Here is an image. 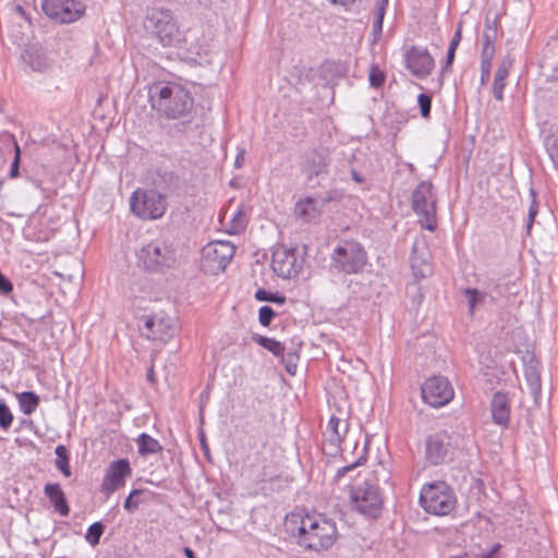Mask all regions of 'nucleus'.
<instances>
[{"instance_id":"1","label":"nucleus","mask_w":558,"mask_h":558,"mask_svg":"<svg viewBox=\"0 0 558 558\" xmlns=\"http://www.w3.org/2000/svg\"><path fill=\"white\" fill-rule=\"evenodd\" d=\"M149 101L160 117L177 120L171 129L173 136L191 131L195 125L194 98L180 84L156 83L149 87Z\"/></svg>"},{"instance_id":"2","label":"nucleus","mask_w":558,"mask_h":558,"mask_svg":"<svg viewBox=\"0 0 558 558\" xmlns=\"http://www.w3.org/2000/svg\"><path fill=\"white\" fill-rule=\"evenodd\" d=\"M286 527L296 538L298 545L308 551L327 550L338 538L335 521L320 513L291 514L287 518Z\"/></svg>"},{"instance_id":"3","label":"nucleus","mask_w":558,"mask_h":558,"mask_svg":"<svg viewBox=\"0 0 558 558\" xmlns=\"http://www.w3.org/2000/svg\"><path fill=\"white\" fill-rule=\"evenodd\" d=\"M332 163V153L328 147L318 146L308 148L300 156V170L308 187L323 186Z\"/></svg>"},{"instance_id":"4","label":"nucleus","mask_w":558,"mask_h":558,"mask_svg":"<svg viewBox=\"0 0 558 558\" xmlns=\"http://www.w3.org/2000/svg\"><path fill=\"white\" fill-rule=\"evenodd\" d=\"M138 266L148 272L163 274L177 265V251L172 243L154 240L137 253Z\"/></svg>"},{"instance_id":"5","label":"nucleus","mask_w":558,"mask_h":558,"mask_svg":"<svg viewBox=\"0 0 558 558\" xmlns=\"http://www.w3.org/2000/svg\"><path fill=\"white\" fill-rule=\"evenodd\" d=\"M366 264L367 253L356 241H341L330 255V267L339 274H361Z\"/></svg>"},{"instance_id":"6","label":"nucleus","mask_w":558,"mask_h":558,"mask_svg":"<svg viewBox=\"0 0 558 558\" xmlns=\"http://www.w3.org/2000/svg\"><path fill=\"white\" fill-rule=\"evenodd\" d=\"M453 489L444 481L425 484L420 494V505L428 513L446 515L456 507Z\"/></svg>"},{"instance_id":"7","label":"nucleus","mask_w":558,"mask_h":558,"mask_svg":"<svg viewBox=\"0 0 558 558\" xmlns=\"http://www.w3.org/2000/svg\"><path fill=\"white\" fill-rule=\"evenodd\" d=\"M352 508L368 519H378L384 508V498L377 484L365 481L350 489Z\"/></svg>"},{"instance_id":"8","label":"nucleus","mask_w":558,"mask_h":558,"mask_svg":"<svg viewBox=\"0 0 558 558\" xmlns=\"http://www.w3.org/2000/svg\"><path fill=\"white\" fill-rule=\"evenodd\" d=\"M436 203L434 186L428 181H422L412 192L411 206L420 216L418 222L423 229L434 231L437 228Z\"/></svg>"},{"instance_id":"9","label":"nucleus","mask_w":558,"mask_h":558,"mask_svg":"<svg viewBox=\"0 0 558 558\" xmlns=\"http://www.w3.org/2000/svg\"><path fill=\"white\" fill-rule=\"evenodd\" d=\"M132 213L145 220L161 218L167 210V199L156 190L137 189L130 197Z\"/></svg>"},{"instance_id":"10","label":"nucleus","mask_w":558,"mask_h":558,"mask_svg":"<svg viewBox=\"0 0 558 558\" xmlns=\"http://www.w3.org/2000/svg\"><path fill=\"white\" fill-rule=\"evenodd\" d=\"M144 26L151 32L163 46L179 41V28L169 9L153 8L148 11Z\"/></svg>"},{"instance_id":"11","label":"nucleus","mask_w":558,"mask_h":558,"mask_svg":"<svg viewBox=\"0 0 558 558\" xmlns=\"http://www.w3.org/2000/svg\"><path fill=\"white\" fill-rule=\"evenodd\" d=\"M235 254V246L229 241H213L202 248L201 268L205 274L223 271Z\"/></svg>"},{"instance_id":"12","label":"nucleus","mask_w":558,"mask_h":558,"mask_svg":"<svg viewBox=\"0 0 558 558\" xmlns=\"http://www.w3.org/2000/svg\"><path fill=\"white\" fill-rule=\"evenodd\" d=\"M456 447L451 436L440 430L428 435L425 439V460L429 465L437 466L453 461Z\"/></svg>"},{"instance_id":"13","label":"nucleus","mask_w":558,"mask_h":558,"mask_svg":"<svg viewBox=\"0 0 558 558\" xmlns=\"http://www.w3.org/2000/svg\"><path fill=\"white\" fill-rule=\"evenodd\" d=\"M43 12L60 24L77 21L85 12V5L78 0H44Z\"/></svg>"},{"instance_id":"14","label":"nucleus","mask_w":558,"mask_h":558,"mask_svg":"<svg viewBox=\"0 0 558 558\" xmlns=\"http://www.w3.org/2000/svg\"><path fill=\"white\" fill-rule=\"evenodd\" d=\"M421 391L424 402L433 408L446 405L454 396L451 383L444 376L427 378L422 385Z\"/></svg>"},{"instance_id":"15","label":"nucleus","mask_w":558,"mask_h":558,"mask_svg":"<svg viewBox=\"0 0 558 558\" xmlns=\"http://www.w3.org/2000/svg\"><path fill=\"white\" fill-rule=\"evenodd\" d=\"M132 475V468L126 458L112 461L106 470L100 492L107 498L125 486L126 478Z\"/></svg>"},{"instance_id":"16","label":"nucleus","mask_w":558,"mask_h":558,"mask_svg":"<svg viewBox=\"0 0 558 558\" xmlns=\"http://www.w3.org/2000/svg\"><path fill=\"white\" fill-rule=\"evenodd\" d=\"M303 263L296 256V248H278L272 253L271 268L277 276L291 279L300 274Z\"/></svg>"},{"instance_id":"17","label":"nucleus","mask_w":558,"mask_h":558,"mask_svg":"<svg viewBox=\"0 0 558 558\" xmlns=\"http://www.w3.org/2000/svg\"><path fill=\"white\" fill-rule=\"evenodd\" d=\"M405 68L417 78L427 77L435 68V60L427 48L410 47L404 53Z\"/></svg>"},{"instance_id":"18","label":"nucleus","mask_w":558,"mask_h":558,"mask_svg":"<svg viewBox=\"0 0 558 558\" xmlns=\"http://www.w3.org/2000/svg\"><path fill=\"white\" fill-rule=\"evenodd\" d=\"M432 254L424 236L416 238L412 245L410 265L416 279H424L433 275Z\"/></svg>"},{"instance_id":"19","label":"nucleus","mask_w":558,"mask_h":558,"mask_svg":"<svg viewBox=\"0 0 558 558\" xmlns=\"http://www.w3.org/2000/svg\"><path fill=\"white\" fill-rule=\"evenodd\" d=\"M522 360L526 384L534 400L537 401L542 393L539 362L536 360L535 354L529 351L524 353Z\"/></svg>"},{"instance_id":"20","label":"nucleus","mask_w":558,"mask_h":558,"mask_svg":"<svg viewBox=\"0 0 558 558\" xmlns=\"http://www.w3.org/2000/svg\"><path fill=\"white\" fill-rule=\"evenodd\" d=\"M490 412L493 422L504 428H508L510 423V401L507 393L497 391L490 401Z\"/></svg>"},{"instance_id":"21","label":"nucleus","mask_w":558,"mask_h":558,"mask_svg":"<svg viewBox=\"0 0 558 558\" xmlns=\"http://www.w3.org/2000/svg\"><path fill=\"white\" fill-rule=\"evenodd\" d=\"M180 177L175 172L161 168L156 169L151 177L153 190L158 192L175 191L180 187Z\"/></svg>"},{"instance_id":"22","label":"nucleus","mask_w":558,"mask_h":558,"mask_svg":"<svg viewBox=\"0 0 558 558\" xmlns=\"http://www.w3.org/2000/svg\"><path fill=\"white\" fill-rule=\"evenodd\" d=\"M44 493L46 497L49 499L54 510L62 517H68L70 513V507L68 500L65 498V494L63 493L60 484L58 483H48L44 487Z\"/></svg>"},{"instance_id":"23","label":"nucleus","mask_w":558,"mask_h":558,"mask_svg":"<svg viewBox=\"0 0 558 558\" xmlns=\"http://www.w3.org/2000/svg\"><path fill=\"white\" fill-rule=\"evenodd\" d=\"M295 215L305 222H312L322 215L319 201L315 196H306L295 204Z\"/></svg>"},{"instance_id":"24","label":"nucleus","mask_w":558,"mask_h":558,"mask_svg":"<svg viewBox=\"0 0 558 558\" xmlns=\"http://www.w3.org/2000/svg\"><path fill=\"white\" fill-rule=\"evenodd\" d=\"M463 294L468 298L469 301V312L471 315L474 314L475 307L477 304H481L485 301V299L489 295L487 292H482L475 288H465L463 290ZM504 294V286L496 283L494 284L490 291L492 300L499 298Z\"/></svg>"},{"instance_id":"25","label":"nucleus","mask_w":558,"mask_h":558,"mask_svg":"<svg viewBox=\"0 0 558 558\" xmlns=\"http://www.w3.org/2000/svg\"><path fill=\"white\" fill-rule=\"evenodd\" d=\"M24 62L37 72H44L50 65L47 54L39 47H29L22 54Z\"/></svg>"},{"instance_id":"26","label":"nucleus","mask_w":558,"mask_h":558,"mask_svg":"<svg viewBox=\"0 0 558 558\" xmlns=\"http://www.w3.org/2000/svg\"><path fill=\"white\" fill-rule=\"evenodd\" d=\"M512 65V62L510 60H502V62L499 64L496 73H495V80L493 84V94L494 97L497 100L504 99V89L506 86V80L509 75V70Z\"/></svg>"},{"instance_id":"27","label":"nucleus","mask_w":558,"mask_h":558,"mask_svg":"<svg viewBox=\"0 0 558 558\" xmlns=\"http://www.w3.org/2000/svg\"><path fill=\"white\" fill-rule=\"evenodd\" d=\"M21 411L25 415L33 414L39 405L40 398L34 391H23L16 395Z\"/></svg>"},{"instance_id":"28","label":"nucleus","mask_w":558,"mask_h":558,"mask_svg":"<svg viewBox=\"0 0 558 558\" xmlns=\"http://www.w3.org/2000/svg\"><path fill=\"white\" fill-rule=\"evenodd\" d=\"M136 441L138 446V453L143 457L162 451V446L159 441L146 433H142Z\"/></svg>"},{"instance_id":"29","label":"nucleus","mask_w":558,"mask_h":558,"mask_svg":"<svg viewBox=\"0 0 558 558\" xmlns=\"http://www.w3.org/2000/svg\"><path fill=\"white\" fill-rule=\"evenodd\" d=\"M173 332L174 327L169 319L157 317L155 330L153 335H149V339L167 342L173 336Z\"/></svg>"},{"instance_id":"30","label":"nucleus","mask_w":558,"mask_h":558,"mask_svg":"<svg viewBox=\"0 0 558 558\" xmlns=\"http://www.w3.org/2000/svg\"><path fill=\"white\" fill-rule=\"evenodd\" d=\"M56 453V468L62 473L64 477H70L72 475L71 466H70V453L64 445H58L54 449Z\"/></svg>"},{"instance_id":"31","label":"nucleus","mask_w":558,"mask_h":558,"mask_svg":"<svg viewBox=\"0 0 558 558\" xmlns=\"http://www.w3.org/2000/svg\"><path fill=\"white\" fill-rule=\"evenodd\" d=\"M252 340L254 342H256L257 344H259L262 348L271 352L277 357H279L280 355H283L284 345L280 341H277L274 338H268L266 336L254 333L252 336Z\"/></svg>"},{"instance_id":"32","label":"nucleus","mask_w":558,"mask_h":558,"mask_svg":"<svg viewBox=\"0 0 558 558\" xmlns=\"http://www.w3.org/2000/svg\"><path fill=\"white\" fill-rule=\"evenodd\" d=\"M498 16L490 19L488 15L485 19V27L483 32V45L495 46L498 35Z\"/></svg>"},{"instance_id":"33","label":"nucleus","mask_w":558,"mask_h":558,"mask_svg":"<svg viewBox=\"0 0 558 558\" xmlns=\"http://www.w3.org/2000/svg\"><path fill=\"white\" fill-rule=\"evenodd\" d=\"M255 299L259 302H270L279 305L284 304L287 300L282 293L271 292L263 288L256 290Z\"/></svg>"},{"instance_id":"34","label":"nucleus","mask_w":558,"mask_h":558,"mask_svg":"<svg viewBox=\"0 0 558 558\" xmlns=\"http://www.w3.org/2000/svg\"><path fill=\"white\" fill-rule=\"evenodd\" d=\"M344 194L342 190L330 189L325 193L317 194L315 198L319 201V206L323 209L329 203H339L343 199Z\"/></svg>"},{"instance_id":"35","label":"nucleus","mask_w":558,"mask_h":558,"mask_svg":"<svg viewBox=\"0 0 558 558\" xmlns=\"http://www.w3.org/2000/svg\"><path fill=\"white\" fill-rule=\"evenodd\" d=\"M105 525L102 522L100 521H97L95 523H93L92 525L88 526L87 531H86V534H85V539L93 546H97L100 542V538L105 532Z\"/></svg>"},{"instance_id":"36","label":"nucleus","mask_w":558,"mask_h":558,"mask_svg":"<svg viewBox=\"0 0 558 558\" xmlns=\"http://www.w3.org/2000/svg\"><path fill=\"white\" fill-rule=\"evenodd\" d=\"M369 84L374 88H380L386 82V74L377 64H372L368 74Z\"/></svg>"},{"instance_id":"37","label":"nucleus","mask_w":558,"mask_h":558,"mask_svg":"<svg viewBox=\"0 0 558 558\" xmlns=\"http://www.w3.org/2000/svg\"><path fill=\"white\" fill-rule=\"evenodd\" d=\"M405 293L412 300L413 304L416 305H420L424 299L422 287L416 281L407 284Z\"/></svg>"},{"instance_id":"38","label":"nucleus","mask_w":558,"mask_h":558,"mask_svg":"<svg viewBox=\"0 0 558 558\" xmlns=\"http://www.w3.org/2000/svg\"><path fill=\"white\" fill-rule=\"evenodd\" d=\"M13 422V414L8 407V404L1 400L0 401V428L3 430H8Z\"/></svg>"},{"instance_id":"39","label":"nucleus","mask_w":558,"mask_h":558,"mask_svg":"<svg viewBox=\"0 0 558 558\" xmlns=\"http://www.w3.org/2000/svg\"><path fill=\"white\" fill-rule=\"evenodd\" d=\"M282 362L284 363L286 369L289 374L294 375L298 367L299 354L296 351L288 352L287 354L283 352V355H280Z\"/></svg>"},{"instance_id":"40","label":"nucleus","mask_w":558,"mask_h":558,"mask_svg":"<svg viewBox=\"0 0 558 558\" xmlns=\"http://www.w3.org/2000/svg\"><path fill=\"white\" fill-rule=\"evenodd\" d=\"M530 195L532 197V202H531V205H530V208H529V214H527V221H526V230L527 232H530V230L532 229V226H533V222H534V219L538 213V202L536 199V192L535 190L532 187L530 189Z\"/></svg>"},{"instance_id":"41","label":"nucleus","mask_w":558,"mask_h":558,"mask_svg":"<svg viewBox=\"0 0 558 558\" xmlns=\"http://www.w3.org/2000/svg\"><path fill=\"white\" fill-rule=\"evenodd\" d=\"M417 104L420 107L421 116L424 119H428L430 117L432 110V95L422 93L417 97Z\"/></svg>"},{"instance_id":"42","label":"nucleus","mask_w":558,"mask_h":558,"mask_svg":"<svg viewBox=\"0 0 558 558\" xmlns=\"http://www.w3.org/2000/svg\"><path fill=\"white\" fill-rule=\"evenodd\" d=\"M143 494V489H133L129 496L125 498L123 508L126 512L133 513L140 505V501L136 499L140 495Z\"/></svg>"},{"instance_id":"43","label":"nucleus","mask_w":558,"mask_h":558,"mask_svg":"<svg viewBox=\"0 0 558 558\" xmlns=\"http://www.w3.org/2000/svg\"><path fill=\"white\" fill-rule=\"evenodd\" d=\"M277 313L269 305H264L258 311V322L262 326L268 327Z\"/></svg>"},{"instance_id":"44","label":"nucleus","mask_w":558,"mask_h":558,"mask_svg":"<svg viewBox=\"0 0 558 558\" xmlns=\"http://www.w3.org/2000/svg\"><path fill=\"white\" fill-rule=\"evenodd\" d=\"M365 461H366V458L364 456H362L355 462L338 469L337 473L335 475V480L337 482H339L345 474L353 471L356 466L363 464Z\"/></svg>"},{"instance_id":"45","label":"nucleus","mask_w":558,"mask_h":558,"mask_svg":"<svg viewBox=\"0 0 558 558\" xmlns=\"http://www.w3.org/2000/svg\"><path fill=\"white\" fill-rule=\"evenodd\" d=\"M547 151L556 169H558V133L547 144Z\"/></svg>"},{"instance_id":"46","label":"nucleus","mask_w":558,"mask_h":558,"mask_svg":"<svg viewBox=\"0 0 558 558\" xmlns=\"http://www.w3.org/2000/svg\"><path fill=\"white\" fill-rule=\"evenodd\" d=\"M21 154H22L21 148H20L19 144L15 142L14 143V159L11 163L10 172H9L10 178H16L19 175Z\"/></svg>"},{"instance_id":"47","label":"nucleus","mask_w":558,"mask_h":558,"mask_svg":"<svg viewBox=\"0 0 558 558\" xmlns=\"http://www.w3.org/2000/svg\"><path fill=\"white\" fill-rule=\"evenodd\" d=\"M141 319L144 322V335L149 339V335H153V331L155 330L157 316H143Z\"/></svg>"},{"instance_id":"48","label":"nucleus","mask_w":558,"mask_h":558,"mask_svg":"<svg viewBox=\"0 0 558 558\" xmlns=\"http://www.w3.org/2000/svg\"><path fill=\"white\" fill-rule=\"evenodd\" d=\"M348 432V425L344 426L343 434L326 433L325 444H332L341 447L343 435Z\"/></svg>"},{"instance_id":"49","label":"nucleus","mask_w":558,"mask_h":558,"mask_svg":"<svg viewBox=\"0 0 558 558\" xmlns=\"http://www.w3.org/2000/svg\"><path fill=\"white\" fill-rule=\"evenodd\" d=\"M495 54V46L483 45L481 63L492 64Z\"/></svg>"},{"instance_id":"50","label":"nucleus","mask_w":558,"mask_h":558,"mask_svg":"<svg viewBox=\"0 0 558 558\" xmlns=\"http://www.w3.org/2000/svg\"><path fill=\"white\" fill-rule=\"evenodd\" d=\"M456 50L448 48L445 64L441 68V76L451 72V66L454 61Z\"/></svg>"},{"instance_id":"51","label":"nucleus","mask_w":558,"mask_h":558,"mask_svg":"<svg viewBox=\"0 0 558 558\" xmlns=\"http://www.w3.org/2000/svg\"><path fill=\"white\" fill-rule=\"evenodd\" d=\"M381 33H383V23H380V21L374 20L373 25H372V36H373L372 44H376L379 40Z\"/></svg>"},{"instance_id":"52","label":"nucleus","mask_w":558,"mask_h":558,"mask_svg":"<svg viewBox=\"0 0 558 558\" xmlns=\"http://www.w3.org/2000/svg\"><path fill=\"white\" fill-rule=\"evenodd\" d=\"M339 425H340V418H338L336 415H331V417L329 418L328 424H327L326 433L341 434L339 430Z\"/></svg>"},{"instance_id":"53","label":"nucleus","mask_w":558,"mask_h":558,"mask_svg":"<svg viewBox=\"0 0 558 558\" xmlns=\"http://www.w3.org/2000/svg\"><path fill=\"white\" fill-rule=\"evenodd\" d=\"M323 451L326 456L336 457L341 451V447L332 444H325L323 441Z\"/></svg>"},{"instance_id":"54","label":"nucleus","mask_w":558,"mask_h":558,"mask_svg":"<svg viewBox=\"0 0 558 558\" xmlns=\"http://www.w3.org/2000/svg\"><path fill=\"white\" fill-rule=\"evenodd\" d=\"M492 64L481 63V84L485 85L490 77Z\"/></svg>"},{"instance_id":"55","label":"nucleus","mask_w":558,"mask_h":558,"mask_svg":"<svg viewBox=\"0 0 558 558\" xmlns=\"http://www.w3.org/2000/svg\"><path fill=\"white\" fill-rule=\"evenodd\" d=\"M460 41H461V24H459V27L456 31V33L450 41L449 48L457 50Z\"/></svg>"},{"instance_id":"56","label":"nucleus","mask_w":558,"mask_h":558,"mask_svg":"<svg viewBox=\"0 0 558 558\" xmlns=\"http://www.w3.org/2000/svg\"><path fill=\"white\" fill-rule=\"evenodd\" d=\"M387 5L388 4H383V3L377 2L376 16H375L376 21H380V23H384V17H385Z\"/></svg>"},{"instance_id":"57","label":"nucleus","mask_w":558,"mask_h":558,"mask_svg":"<svg viewBox=\"0 0 558 558\" xmlns=\"http://www.w3.org/2000/svg\"><path fill=\"white\" fill-rule=\"evenodd\" d=\"M499 547H500L499 545H495L489 551L484 554L482 558H496V553L498 551ZM450 558H469V557H468V555H460V556H454V557H450Z\"/></svg>"},{"instance_id":"58","label":"nucleus","mask_w":558,"mask_h":558,"mask_svg":"<svg viewBox=\"0 0 558 558\" xmlns=\"http://www.w3.org/2000/svg\"><path fill=\"white\" fill-rule=\"evenodd\" d=\"M199 441H201V448L204 451V454L208 458L209 457V448L206 442V438H205L203 430L199 433Z\"/></svg>"},{"instance_id":"59","label":"nucleus","mask_w":558,"mask_h":558,"mask_svg":"<svg viewBox=\"0 0 558 558\" xmlns=\"http://www.w3.org/2000/svg\"><path fill=\"white\" fill-rule=\"evenodd\" d=\"M332 4H339L341 7H344L345 9H349L355 0H329Z\"/></svg>"},{"instance_id":"60","label":"nucleus","mask_w":558,"mask_h":558,"mask_svg":"<svg viewBox=\"0 0 558 558\" xmlns=\"http://www.w3.org/2000/svg\"><path fill=\"white\" fill-rule=\"evenodd\" d=\"M244 154H245V151H244V150H241V151L236 155V157H235V161H234V166H235L236 168H241V167L243 166V163H244Z\"/></svg>"},{"instance_id":"61","label":"nucleus","mask_w":558,"mask_h":558,"mask_svg":"<svg viewBox=\"0 0 558 558\" xmlns=\"http://www.w3.org/2000/svg\"><path fill=\"white\" fill-rule=\"evenodd\" d=\"M351 177L353 181L360 184L365 181V179L355 169H351Z\"/></svg>"},{"instance_id":"62","label":"nucleus","mask_w":558,"mask_h":558,"mask_svg":"<svg viewBox=\"0 0 558 558\" xmlns=\"http://www.w3.org/2000/svg\"><path fill=\"white\" fill-rule=\"evenodd\" d=\"M549 81L553 83H558V64L553 69V73L549 77Z\"/></svg>"},{"instance_id":"63","label":"nucleus","mask_w":558,"mask_h":558,"mask_svg":"<svg viewBox=\"0 0 558 558\" xmlns=\"http://www.w3.org/2000/svg\"><path fill=\"white\" fill-rule=\"evenodd\" d=\"M183 553L186 558H196L194 550L190 547H184Z\"/></svg>"},{"instance_id":"64","label":"nucleus","mask_w":558,"mask_h":558,"mask_svg":"<svg viewBox=\"0 0 558 558\" xmlns=\"http://www.w3.org/2000/svg\"><path fill=\"white\" fill-rule=\"evenodd\" d=\"M147 380L150 381V383H154L155 381V375H154V369L153 367H150L147 372Z\"/></svg>"}]
</instances>
